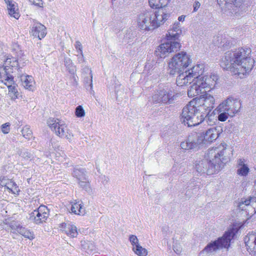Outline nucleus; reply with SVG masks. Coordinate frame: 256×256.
Returning <instances> with one entry per match:
<instances>
[{
	"mask_svg": "<svg viewBox=\"0 0 256 256\" xmlns=\"http://www.w3.org/2000/svg\"><path fill=\"white\" fill-rule=\"evenodd\" d=\"M26 230V229L24 228L21 226L17 232L19 233L20 234H22V236H24V233Z\"/></svg>",
	"mask_w": 256,
	"mask_h": 256,
	"instance_id": "54",
	"label": "nucleus"
},
{
	"mask_svg": "<svg viewBox=\"0 0 256 256\" xmlns=\"http://www.w3.org/2000/svg\"><path fill=\"white\" fill-rule=\"evenodd\" d=\"M196 132L192 133L188 138L180 143L181 148L184 150H190L196 148L200 144Z\"/></svg>",
	"mask_w": 256,
	"mask_h": 256,
	"instance_id": "18",
	"label": "nucleus"
},
{
	"mask_svg": "<svg viewBox=\"0 0 256 256\" xmlns=\"http://www.w3.org/2000/svg\"><path fill=\"white\" fill-rule=\"evenodd\" d=\"M129 240L131 244L133 246V247L136 245H140L138 244V240L134 235H130L129 238Z\"/></svg>",
	"mask_w": 256,
	"mask_h": 256,
	"instance_id": "43",
	"label": "nucleus"
},
{
	"mask_svg": "<svg viewBox=\"0 0 256 256\" xmlns=\"http://www.w3.org/2000/svg\"><path fill=\"white\" fill-rule=\"evenodd\" d=\"M132 250L138 256H146L148 254L147 250L140 245H136L134 246Z\"/></svg>",
	"mask_w": 256,
	"mask_h": 256,
	"instance_id": "33",
	"label": "nucleus"
},
{
	"mask_svg": "<svg viewBox=\"0 0 256 256\" xmlns=\"http://www.w3.org/2000/svg\"><path fill=\"white\" fill-rule=\"evenodd\" d=\"M180 96V94L175 92L172 88H166L156 92L152 96L150 100L154 104H170Z\"/></svg>",
	"mask_w": 256,
	"mask_h": 256,
	"instance_id": "8",
	"label": "nucleus"
},
{
	"mask_svg": "<svg viewBox=\"0 0 256 256\" xmlns=\"http://www.w3.org/2000/svg\"><path fill=\"white\" fill-rule=\"evenodd\" d=\"M30 1L36 6H40L41 4V0H30Z\"/></svg>",
	"mask_w": 256,
	"mask_h": 256,
	"instance_id": "55",
	"label": "nucleus"
},
{
	"mask_svg": "<svg viewBox=\"0 0 256 256\" xmlns=\"http://www.w3.org/2000/svg\"><path fill=\"white\" fill-rule=\"evenodd\" d=\"M201 100L203 102L202 104H198L199 108L202 112H206L207 116L214 107L215 98L211 94L206 93L202 96Z\"/></svg>",
	"mask_w": 256,
	"mask_h": 256,
	"instance_id": "16",
	"label": "nucleus"
},
{
	"mask_svg": "<svg viewBox=\"0 0 256 256\" xmlns=\"http://www.w3.org/2000/svg\"><path fill=\"white\" fill-rule=\"evenodd\" d=\"M81 246L82 248L88 254H90L96 250V247L94 244L90 241H82Z\"/></svg>",
	"mask_w": 256,
	"mask_h": 256,
	"instance_id": "31",
	"label": "nucleus"
},
{
	"mask_svg": "<svg viewBox=\"0 0 256 256\" xmlns=\"http://www.w3.org/2000/svg\"><path fill=\"white\" fill-rule=\"evenodd\" d=\"M64 64L68 72L73 74V78L74 81H76L74 73L76 72V68L72 64V60L69 58H65L64 59Z\"/></svg>",
	"mask_w": 256,
	"mask_h": 256,
	"instance_id": "30",
	"label": "nucleus"
},
{
	"mask_svg": "<svg viewBox=\"0 0 256 256\" xmlns=\"http://www.w3.org/2000/svg\"><path fill=\"white\" fill-rule=\"evenodd\" d=\"M177 76L176 82L178 86H186L194 81L192 76L188 70L180 72Z\"/></svg>",
	"mask_w": 256,
	"mask_h": 256,
	"instance_id": "22",
	"label": "nucleus"
},
{
	"mask_svg": "<svg viewBox=\"0 0 256 256\" xmlns=\"http://www.w3.org/2000/svg\"><path fill=\"white\" fill-rule=\"evenodd\" d=\"M88 70H89L88 68ZM92 70H90V76L86 77L84 78V82L86 84V89L88 90V88L90 90H92Z\"/></svg>",
	"mask_w": 256,
	"mask_h": 256,
	"instance_id": "36",
	"label": "nucleus"
},
{
	"mask_svg": "<svg viewBox=\"0 0 256 256\" xmlns=\"http://www.w3.org/2000/svg\"><path fill=\"white\" fill-rule=\"evenodd\" d=\"M8 6V14L11 16L15 18L16 19H18L20 16L18 12V8H17V6L15 2L13 1L10 0H4Z\"/></svg>",
	"mask_w": 256,
	"mask_h": 256,
	"instance_id": "27",
	"label": "nucleus"
},
{
	"mask_svg": "<svg viewBox=\"0 0 256 256\" xmlns=\"http://www.w3.org/2000/svg\"><path fill=\"white\" fill-rule=\"evenodd\" d=\"M224 146L208 150L205 158L196 164V171L201 174H212L219 172L226 162Z\"/></svg>",
	"mask_w": 256,
	"mask_h": 256,
	"instance_id": "2",
	"label": "nucleus"
},
{
	"mask_svg": "<svg viewBox=\"0 0 256 256\" xmlns=\"http://www.w3.org/2000/svg\"><path fill=\"white\" fill-rule=\"evenodd\" d=\"M238 206L240 209L246 210L249 214H253L256 212V198H250L249 199L242 198L239 202Z\"/></svg>",
	"mask_w": 256,
	"mask_h": 256,
	"instance_id": "17",
	"label": "nucleus"
},
{
	"mask_svg": "<svg viewBox=\"0 0 256 256\" xmlns=\"http://www.w3.org/2000/svg\"><path fill=\"white\" fill-rule=\"evenodd\" d=\"M198 100L195 98L190 102L182 109L181 121L188 126H194L202 123L206 114L199 108Z\"/></svg>",
	"mask_w": 256,
	"mask_h": 256,
	"instance_id": "4",
	"label": "nucleus"
},
{
	"mask_svg": "<svg viewBox=\"0 0 256 256\" xmlns=\"http://www.w3.org/2000/svg\"><path fill=\"white\" fill-rule=\"evenodd\" d=\"M216 110L218 112V118L219 121L225 122L229 116H234L232 114H230V113L226 112V110H222L219 106L216 108Z\"/></svg>",
	"mask_w": 256,
	"mask_h": 256,
	"instance_id": "32",
	"label": "nucleus"
},
{
	"mask_svg": "<svg viewBox=\"0 0 256 256\" xmlns=\"http://www.w3.org/2000/svg\"><path fill=\"white\" fill-rule=\"evenodd\" d=\"M173 250L174 252L179 254L182 252V248L180 244H175L173 245Z\"/></svg>",
	"mask_w": 256,
	"mask_h": 256,
	"instance_id": "47",
	"label": "nucleus"
},
{
	"mask_svg": "<svg viewBox=\"0 0 256 256\" xmlns=\"http://www.w3.org/2000/svg\"><path fill=\"white\" fill-rule=\"evenodd\" d=\"M47 124L52 131L62 138H64L67 130H68L65 122L58 118H50L47 120Z\"/></svg>",
	"mask_w": 256,
	"mask_h": 256,
	"instance_id": "12",
	"label": "nucleus"
},
{
	"mask_svg": "<svg viewBox=\"0 0 256 256\" xmlns=\"http://www.w3.org/2000/svg\"><path fill=\"white\" fill-rule=\"evenodd\" d=\"M60 230L64 232L68 236L76 238L78 234L76 227L70 224H62L60 226Z\"/></svg>",
	"mask_w": 256,
	"mask_h": 256,
	"instance_id": "23",
	"label": "nucleus"
},
{
	"mask_svg": "<svg viewBox=\"0 0 256 256\" xmlns=\"http://www.w3.org/2000/svg\"><path fill=\"white\" fill-rule=\"evenodd\" d=\"M238 167L243 166H247L245 164V160L244 158H240L238 161Z\"/></svg>",
	"mask_w": 256,
	"mask_h": 256,
	"instance_id": "51",
	"label": "nucleus"
},
{
	"mask_svg": "<svg viewBox=\"0 0 256 256\" xmlns=\"http://www.w3.org/2000/svg\"><path fill=\"white\" fill-rule=\"evenodd\" d=\"M170 0H160L162 8H164L167 6Z\"/></svg>",
	"mask_w": 256,
	"mask_h": 256,
	"instance_id": "53",
	"label": "nucleus"
},
{
	"mask_svg": "<svg viewBox=\"0 0 256 256\" xmlns=\"http://www.w3.org/2000/svg\"><path fill=\"white\" fill-rule=\"evenodd\" d=\"M222 130L220 126H214L208 128L205 132L197 133L199 141L201 144H208L216 140L222 132Z\"/></svg>",
	"mask_w": 256,
	"mask_h": 256,
	"instance_id": "11",
	"label": "nucleus"
},
{
	"mask_svg": "<svg viewBox=\"0 0 256 256\" xmlns=\"http://www.w3.org/2000/svg\"><path fill=\"white\" fill-rule=\"evenodd\" d=\"M200 3L198 2H195L194 4V11L196 12L200 6Z\"/></svg>",
	"mask_w": 256,
	"mask_h": 256,
	"instance_id": "52",
	"label": "nucleus"
},
{
	"mask_svg": "<svg viewBox=\"0 0 256 256\" xmlns=\"http://www.w3.org/2000/svg\"><path fill=\"white\" fill-rule=\"evenodd\" d=\"M180 34H176L175 31L170 29L166 34L168 42L161 44L155 51L156 56L164 58L171 52L178 51L181 45L176 40H178Z\"/></svg>",
	"mask_w": 256,
	"mask_h": 256,
	"instance_id": "5",
	"label": "nucleus"
},
{
	"mask_svg": "<svg viewBox=\"0 0 256 256\" xmlns=\"http://www.w3.org/2000/svg\"><path fill=\"white\" fill-rule=\"evenodd\" d=\"M254 186H256V180H254Z\"/></svg>",
	"mask_w": 256,
	"mask_h": 256,
	"instance_id": "60",
	"label": "nucleus"
},
{
	"mask_svg": "<svg viewBox=\"0 0 256 256\" xmlns=\"http://www.w3.org/2000/svg\"><path fill=\"white\" fill-rule=\"evenodd\" d=\"M244 0H218L222 10L228 16H240L243 12L242 4Z\"/></svg>",
	"mask_w": 256,
	"mask_h": 256,
	"instance_id": "9",
	"label": "nucleus"
},
{
	"mask_svg": "<svg viewBox=\"0 0 256 256\" xmlns=\"http://www.w3.org/2000/svg\"><path fill=\"white\" fill-rule=\"evenodd\" d=\"M202 88L199 84L198 81L196 80L195 82L191 86L188 90V95L189 97L192 98L204 92Z\"/></svg>",
	"mask_w": 256,
	"mask_h": 256,
	"instance_id": "25",
	"label": "nucleus"
},
{
	"mask_svg": "<svg viewBox=\"0 0 256 256\" xmlns=\"http://www.w3.org/2000/svg\"><path fill=\"white\" fill-rule=\"evenodd\" d=\"M21 226L18 222H12L10 224V227L11 228V232L17 233Z\"/></svg>",
	"mask_w": 256,
	"mask_h": 256,
	"instance_id": "39",
	"label": "nucleus"
},
{
	"mask_svg": "<svg viewBox=\"0 0 256 256\" xmlns=\"http://www.w3.org/2000/svg\"><path fill=\"white\" fill-rule=\"evenodd\" d=\"M118 92H119L118 90H117V88H116V94L117 96H118Z\"/></svg>",
	"mask_w": 256,
	"mask_h": 256,
	"instance_id": "59",
	"label": "nucleus"
},
{
	"mask_svg": "<svg viewBox=\"0 0 256 256\" xmlns=\"http://www.w3.org/2000/svg\"><path fill=\"white\" fill-rule=\"evenodd\" d=\"M24 150H24V148H18V150H17L16 152H17V154H18L19 156H21L22 157V155L23 152H24Z\"/></svg>",
	"mask_w": 256,
	"mask_h": 256,
	"instance_id": "56",
	"label": "nucleus"
},
{
	"mask_svg": "<svg viewBox=\"0 0 256 256\" xmlns=\"http://www.w3.org/2000/svg\"><path fill=\"white\" fill-rule=\"evenodd\" d=\"M244 240L247 250L251 254L256 248V232H252L248 233L244 237Z\"/></svg>",
	"mask_w": 256,
	"mask_h": 256,
	"instance_id": "21",
	"label": "nucleus"
},
{
	"mask_svg": "<svg viewBox=\"0 0 256 256\" xmlns=\"http://www.w3.org/2000/svg\"><path fill=\"white\" fill-rule=\"evenodd\" d=\"M32 154L27 150H24L23 152L22 158L26 160L30 159L32 158Z\"/></svg>",
	"mask_w": 256,
	"mask_h": 256,
	"instance_id": "49",
	"label": "nucleus"
},
{
	"mask_svg": "<svg viewBox=\"0 0 256 256\" xmlns=\"http://www.w3.org/2000/svg\"><path fill=\"white\" fill-rule=\"evenodd\" d=\"M74 137V134L70 130H67L64 136V138H66L70 142H71Z\"/></svg>",
	"mask_w": 256,
	"mask_h": 256,
	"instance_id": "46",
	"label": "nucleus"
},
{
	"mask_svg": "<svg viewBox=\"0 0 256 256\" xmlns=\"http://www.w3.org/2000/svg\"><path fill=\"white\" fill-rule=\"evenodd\" d=\"M151 12L145 11L140 14L137 18L138 28L144 31L152 30L156 28Z\"/></svg>",
	"mask_w": 256,
	"mask_h": 256,
	"instance_id": "10",
	"label": "nucleus"
},
{
	"mask_svg": "<svg viewBox=\"0 0 256 256\" xmlns=\"http://www.w3.org/2000/svg\"><path fill=\"white\" fill-rule=\"evenodd\" d=\"M151 14L153 18L154 22L156 23V28L164 24L169 16V14L167 12L166 10L163 8H158L154 12H151Z\"/></svg>",
	"mask_w": 256,
	"mask_h": 256,
	"instance_id": "19",
	"label": "nucleus"
},
{
	"mask_svg": "<svg viewBox=\"0 0 256 256\" xmlns=\"http://www.w3.org/2000/svg\"><path fill=\"white\" fill-rule=\"evenodd\" d=\"M218 106L222 110H226L234 116L240 111L241 103L238 99L230 97L220 104Z\"/></svg>",
	"mask_w": 256,
	"mask_h": 256,
	"instance_id": "14",
	"label": "nucleus"
},
{
	"mask_svg": "<svg viewBox=\"0 0 256 256\" xmlns=\"http://www.w3.org/2000/svg\"><path fill=\"white\" fill-rule=\"evenodd\" d=\"M23 236L24 238H28L30 240L34 238V234L33 232H32L30 230H27L24 232Z\"/></svg>",
	"mask_w": 256,
	"mask_h": 256,
	"instance_id": "45",
	"label": "nucleus"
},
{
	"mask_svg": "<svg viewBox=\"0 0 256 256\" xmlns=\"http://www.w3.org/2000/svg\"><path fill=\"white\" fill-rule=\"evenodd\" d=\"M78 62L80 64L84 63L85 62V59L83 54V52L82 54L77 55Z\"/></svg>",
	"mask_w": 256,
	"mask_h": 256,
	"instance_id": "50",
	"label": "nucleus"
},
{
	"mask_svg": "<svg viewBox=\"0 0 256 256\" xmlns=\"http://www.w3.org/2000/svg\"><path fill=\"white\" fill-rule=\"evenodd\" d=\"M85 110L82 106H78L75 110V115L77 118H82L85 116Z\"/></svg>",
	"mask_w": 256,
	"mask_h": 256,
	"instance_id": "38",
	"label": "nucleus"
},
{
	"mask_svg": "<svg viewBox=\"0 0 256 256\" xmlns=\"http://www.w3.org/2000/svg\"><path fill=\"white\" fill-rule=\"evenodd\" d=\"M148 2L151 8L157 9L162 8L160 0H148Z\"/></svg>",
	"mask_w": 256,
	"mask_h": 256,
	"instance_id": "40",
	"label": "nucleus"
},
{
	"mask_svg": "<svg viewBox=\"0 0 256 256\" xmlns=\"http://www.w3.org/2000/svg\"><path fill=\"white\" fill-rule=\"evenodd\" d=\"M30 32L34 36L38 38L39 40H41L44 38L46 34V28L42 24L36 22L33 24Z\"/></svg>",
	"mask_w": 256,
	"mask_h": 256,
	"instance_id": "20",
	"label": "nucleus"
},
{
	"mask_svg": "<svg viewBox=\"0 0 256 256\" xmlns=\"http://www.w3.org/2000/svg\"><path fill=\"white\" fill-rule=\"evenodd\" d=\"M22 136L26 139L30 140L32 136V133L29 126H26L22 130Z\"/></svg>",
	"mask_w": 256,
	"mask_h": 256,
	"instance_id": "34",
	"label": "nucleus"
},
{
	"mask_svg": "<svg viewBox=\"0 0 256 256\" xmlns=\"http://www.w3.org/2000/svg\"><path fill=\"white\" fill-rule=\"evenodd\" d=\"M192 63L190 56L185 52L175 54L168 62V73L174 76L183 71Z\"/></svg>",
	"mask_w": 256,
	"mask_h": 256,
	"instance_id": "6",
	"label": "nucleus"
},
{
	"mask_svg": "<svg viewBox=\"0 0 256 256\" xmlns=\"http://www.w3.org/2000/svg\"><path fill=\"white\" fill-rule=\"evenodd\" d=\"M22 85L26 88L29 90H33L34 88V80L32 76L24 75L20 76Z\"/></svg>",
	"mask_w": 256,
	"mask_h": 256,
	"instance_id": "26",
	"label": "nucleus"
},
{
	"mask_svg": "<svg viewBox=\"0 0 256 256\" xmlns=\"http://www.w3.org/2000/svg\"><path fill=\"white\" fill-rule=\"evenodd\" d=\"M234 235L232 231L226 232L221 238L208 243L200 254L206 253L209 255L214 254L220 249L228 248L230 246V240L233 238Z\"/></svg>",
	"mask_w": 256,
	"mask_h": 256,
	"instance_id": "7",
	"label": "nucleus"
},
{
	"mask_svg": "<svg viewBox=\"0 0 256 256\" xmlns=\"http://www.w3.org/2000/svg\"><path fill=\"white\" fill-rule=\"evenodd\" d=\"M250 172V169L248 166H243L239 167L237 170V174L240 176H246Z\"/></svg>",
	"mask_w": 256,
	"mask_h": 256,
	"instance_id": "35",
	"label": "nucleus"
},
{
	"mask_svg": "<svg viewBox=\"0 0 256 256\" xmlns=\"http://www.w3.org/2000/svg\"><path fill=\"white\" fill-rule=\"evenodd\" d=\"M5 66L0 68V81L8 87L11 98L16 100L18 98V86L12 74L13 72V68L18 66V62L14 58H8L5 61Z\"/></svg>",
	"mask_w": 256,
	"mask_h": 256,
	"instance_id": "3",
	"label": "nucleus"
},
{
	"mask_svg": "<svg viewBox=\"0 0 256 256\" xmlns=\"http://www.w3.org/2000/svg\"><path fill=\"white\" fill-rule=\"evenodd\" d=\"M255 249L256 250H254V251H253L252 252L251 255L254 256H256V248Z\"/></svg>",
	"mask_w": 256,
	"mask_h": 256,
	"instance_id": "58",
	"label": "nucleus"
},
{
	"mask_svg": "<svg viewBox=\"0 0 256 256\" xmlns=\"http://www.w3.org/2000/svg\"><path fill=\"white\" fill-rule=\"evenodd\" d=\"M72 212L76 214L84 215L85 214V209L83 203L81 201H76L74 202L71 207Z\"/></svg>",
	"mask_w": 256,
	"mask_h": 256,
	"instance_id": "29",
	"label": "nucleus"
},
{
	"mask_svg": "<svg viewBox=\"0 0 256 256\" xmlns=\"http://www.w3.org/2000/svg\"><path fill=\"white\" fill-rule=\"evenodd\" d=\"M218 80V76L214 74H210L202 76L196 80L204 92H210L213 90Z\"/></svg>",
	"mask_w": 256,
	"mask_h": 256,
	"instance_id": "13",
	"label": "nucleus"
},
{
	"mask_svg": "<svg viewBox=\"0 0 256 256\" xmlns=\"http://www.w3.org/2000/svg\"><path fill=\"white\" fill-rule=\"evenodd\" d=\"M75 48L79 54H82V46L79 41H76L75 44Z\"/></svg>",
	"mask_w": 256,
	"mask_h": 256,
	"instance_id": "44",
	"label": "nucleus"
},
{
	"mask_svg": "<svg viewBox=\"0 0 256 256\" xmlns=\"http://www.w3.org/2000/svg\"><path fill=\"white\" fill-rule=\"evenodd\" d=\"M204 66L203 64H197L193 66L190 70H188V72H190V74L192 76L194 80L198 79L200 78L204 72Z\"/></svg>",
	"mask_w": 256,
	"mask_h": 256,
	"instance_id": "24",
	"label": "nucleus"
},
{
	"mask_svg": "<svg viewBox=\"0 0 256 256\" xmlns=\"http://www.w3.org/2000/svg\"><path fill=\"white\" fill-rule=\"evenodd\" d=\"M250 53L249 48H240L235 52L228 51L225 53L220 66L236 77L244 78L250 74L254 64Z\"/></svg>",
	"mask_w": 256,
	"mask_h": 256,
	"instance_id": "1",
	"label": "nucleus"
},
{
	"mask_svg": "<svg viewBox=\"0 0 256 256\" xmlns=\"http://www.w3.org/2000/svg\"><path fill=\"white\" fill-rule=\"evenodd\" d=\"M186 16L182 15L178 18V20L179 22H184V20Z\"/></svg>",
	"mask_w": 256,
	"mask_h": 256,
	"instance_id": "57",
	"label": "nucleus"
},
{
	"mask_svg": "<svg viewBox=\"0 0 256 256\" xmlns=\"http://www.w3.org/2000/svg\"><path fill=\"white\" fill-rule=\"evenodd\" d=\"M156 64V62L153 61L148 62L144 66V70L150 72V70H154L155 68L154 66Z\"/></svg>",
	"mask_w": 256,
	"mask_h": 256,
	"instance_id": "41",
	"label": "nucleus"
},
{
	"mask_svg": "<svg viewBox=\"0 0 256 256\" xmlns=\"http://www.w3.org/2000/svg\"><path fill=\"white\" fill-rule=\"evenodd\" d=\"M72 174L78 181L81 180H86L87 179L86 170L79 166H76L74 168Z\"/></svg>",
	"mask_w": 256,
	"mask_h": 256,
	"instance_id": "28",
	"label": "nucleus"
},
{
	"mask_svg": "<svg viewBox=\"0 0 256 256\" xmlns=\"http://www.w3.org/2000/svg\"><path fill=\"white\" fill-rule=\"evenodd\" d=\"M170 30H172L175 31L176 34H182V30L180 29V23L176 22L170 28Z\"/></svg>",
	"mask_w": 256,
	"mask_h": 256,
	"instance_id": "42",
	"label": "nucleus"
},
{
	"mask_svg": "<svg viewBox=\"0 0 256 256\" xmlns=\"http://www.w3.org/2000/svg\"><path fill=\"white\" fill-rule=\"evenodd\" d=\"M10 124L8 123H6L2 125V130L4 134H8L10 131Z\"/></svg>",
	"mask_w": 256,
	"mask_h": 256,
	"instance_id": "48",
	"label": "nucleus"
},
{
	"mask_svg": "<svg viewBox=\"0 0 256 256\" xmlns=\"http://www.w3.org/2000/svg\"><path fill=\"white\" fill-rule=\"evenodd\" d=\"M49 216V210L45 206L42 205L30 214V220L36 224L45 222Z\"/></svg>",
	"mask_w": 256,
	"mask_h": 256,
	"instance_id": "15",
	"label": "nucleus"
},
{
	"mask_svg": "<svg viewBox=\"0 0 256 256\" xmlns=\"http://www.w3.org/2000/svg\"><path fill=\"white\" fill-rule=\"evenodd\" d=\"M78 184L81 188L85 190L88 191L90 190V185L89 182L88 181V178L86 180H81L78 181Z\"/></svg>",
	"mask_w": 256,
	"mask_h": 256,
	"instance_id": "37",
	"label": "nucleus"
}]
</instances>
